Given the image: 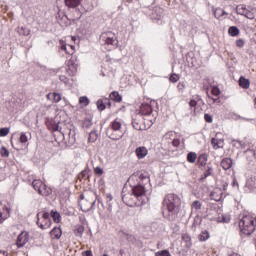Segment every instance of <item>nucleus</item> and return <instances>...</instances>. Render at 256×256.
Here are the masks:
<instances>
[{
	"label": "nucleus",
	"instance_id": "nucleus-1",
	"mask_svg": "<svg viewBox=\"0 0 256 256\" xmlns=\"http://www.w3.org/2000/svg\"><path fill=\"white\" fill-rule=\"evenodd\" d=\"M163 205L173 219L177 217L179 209H181V198L177 194H167L163 200Z\"/></svg>",
	"mask_w": 256,
	"mask_h": 256
},
{
	"label": "nucleus",
	"instance_id": "nucleus-2",
	"mask_svg": "<svg viewBox=\"0 0 256 256\" xmlns=\"http://www.w3.org/2000/svg\"><path fill=\"white\" fill-rule=\"evenodd\" d=\"M256 218L251 214H244L239 221V229L244 235H251L255 231Z\"/></svg>",
	"mask_w": 256,
	"mask_h": 256
},
{
	"label": "nucleus",
	"instance_id": "nucleus-3",
	"mask_svg": "<svg viewBox=\"0 0 256 256\" xmlns=\"http://www.w3.org/2000/svg\"><path fill=\"white\" fill-rule=\"evenodd\" d=\"M121 120L118 118L111 122L108 130L106 131L107 137L112 139V141H119V139H123V132L121 131Z\"/></svg>",
	"mask_w": 256,
	"mask_h": 256
},
{
	"label": "nucleus",
	"instance_id": "nucleus-4",
	"mask_svg": "<svg viewBox=\"0 0 256 256\" xmlns=\"http://www.w3.org/2000/svg\"><path fill=\"white\" fill-rule=\"evenodd\" d=\"M32 187L43 197H49V195L53 193V190H51V188L45 185L41 180H33Z\"/></svg>",
	"mask_w": 256,
	"mask_h": 256
},
{
	"label": "nucleus",
	"instance_id": "nucleus-5",
	"mask_svg": "<svg viewBox=\"0 0 256 256\" xmlns=\"http://www.w3.org/2000/svg\"><path fill=\"white\" fill-rule=\"evenodd\" d=\"M36 223L40 229H49V227H51V217L49 212H39L37 214Z\"/></svg>",
	"mask_w": 256,
	"mask_h": 256
},
{
	"label": "nucleus",
	"instance_id": "nucleus-6",
	"mask_svg": "<svg viewBox=\"0 0 256 256\" xmlns=\"http://www.w3.org/2000/svg\"><path fill=\"white\" fill-rule=\"evenodd\" d=\"M145 193H147V190H145V186L142 184L132 186V195L140 201V205H145L147 203L143 198L145 197Z\"/></svg>",
	"mask_w": 256,
	"mask_h": 256
},
{
	"label": "nucleus",
	"instance_id": "nucleus-7",
	"mask_svg": "<svg viewBox=\"0 0 256 256\" xmlns=\"http://www.w3.org/2000/svg\"><path fill=\"white\" fill-rule=\"evenodd\" d=\"M100 42L102 45H111V47H117V37L112 32H104L100 36Z\"/></svg>",
	"mask_w": 256,
	"mask_h": 256
},
{
	"label": "nucleus",
	"instance_id": "nucleus-8",
	"mask_svg": "<svg viewBox=\"0 0 256 256\" xmlns=\"http://www.w3.org/2000/svg\"><path fill=\"white\" fill-rule=\"evenodd\" d=\"M81 200L79 202L80 209L84 213H88V211H91L93 207H95L96 200H89V198L85 199V196L82 194L80 196Z\"/></svg>",
	"mask_w": 256,
	"mask_h": 256
},
{
	"label": "nucleus",
	"instance_id": "nucleus-9",
	"mask_svg": "<svg viewBox=\"0 0 256 256\" xmlns=\"http://www.w3.org/2000/svg\"><path fill=\"white\" fill-rule=\"evenodd\" d=\"M237 13L238 15H243L244 17H246V19H255V13H253V11L247 9L246 5H240L237 8Z\"/></svg>",
	"mask_w": 256,
	"mask_h": 256
},
{
	"label": "nucleus",
	"instance_id": "nucleus-10",
	"mask_svg": "<svg viewBox=\"0 0 256 256\" xmlns=\"http://www.w3.org/2000/svg\"><path fill=\"white\" fill-rule=\"evenodd\" d=\"M29 241V233L23 231L21 234L18 235L16 245L18 249H21V247H25Z\"/></svg>",
	"mask_w": 256,
	"mask_h": 256
},
{
	"label": "nucleus",
	"instance_id": "nucleus-11",
	"mask_svg": "<svg viewBox=\"0 0 256 256\" xmlns=\"http://www.w3.org/2000/svg\"><path fill=\"white\" fill-rule=\"evenodd\" d=\"M11 211L4 204H0V223H3L6 219H9Z\"/></svg>",
	"mask_w": 256,
	"mask_h": 256
},
{
	"label": "nucleus",
	"instance_id": "nucleus-12",
	"mask_svg": "<svg viewBox=\"0 0 256 256\" xmlns=\"http://www.w3.org/2000/svg\"><path fill=\"white\" fill-rule=\"evenodd\" d=\"M67 67L68 75H75L77 73V63H75V59L73 57L69 59Z\"/></svg>",
	"mask_w": 256,
	"mask_h": 256
},
{
	"label": "nucleus",
	"instance_id": "nucleus-13",
	"mask_svg": "<svg viewBox=\"0 0 256 256\" xmlns=\"http://www.w3.org/2000/svg\"><path fill=\"white\" fill-rule=\"evenodd\" d=\"M135 153H136V157H138V159H145V157H147L149 151L147 150V148L145 146H140V147L136 148Z\"/></svg>",
	"mask_w": 256,
	"mask_h": 256
},
{
	"label": "nucleus",
	"instance_id": "nucleus-14",
	"mask_svg": "<svg viewBox=\"0 0 256 256\" xmlns=\"http://www.w3.org/2000/svg\"><path fill=\"white\" fill-rule=\"evenodd\" d=\"M140 113L145 117H149V115L153 113V108L149 104H142L140 107Z\"/></svg>",
	"mask_w": 256,
	"mask_h": 256
},
{
	"label": "nucleus",
	"instance_id": "nucleus-15",
	"mask_svg": "<svg viewBox=\"0 0 256 256\" xmlns=\"http://www.w3.org/2000/svg\"><path fill=\"white\" fill-rule=\"evenodd\" d=\"M211 94L213 97L211 98L213 103H219V95H221V90L217 86H213L211 88Z\"/></svg>",
	"mask_w": 256,
	"mask_h": 256
},
{
	"label": "nucleus",
	"instance_id": "nucleus-16",
	"mask_svg": "<svg viewBox=\"0 0 256 256\" xmlns=\"http://www.w3.org/2000/svg\"><path fill=\"white\" fill-rule=\"evenodd\" d=\"M220 165H221L222 169H224V171H228V169H231V167H233V159L224 158V159H222Z\"/></svg>",
	"mask_w": 256,
	"mask_h": 256
},
{
	"label": "nucleus",
	"instance_id": "nucleus-17",
	"mask_svg": "<svg viewBox=\"0 0 256 256\" xmlns=\"http://www.w3.org/2000/svg\"><path fill=\"white\" fill-rule=\"evenodd\" d=\"M64 3L69 9H75L81 5V0H64Z\"/></svg>",
	"mask_w": 256,
	"mask_h": 256
},
{
	"label": "nucleus",
	"instance_id": "nucleus-18",
	"mask_svg": "<svg viewBox=\"0 0 256 256\" xmlns=\"http://www.w3.org/2000/svg\"><path fill=\"white\" fill-rule=\"evenodd\" d=\"M61 228L59 227H54L51 231H50V237H52L53 239H61Z\"/></svg>",
	"mask_w": 256,
	"mask_h": 256
},
{
	"label": "nucleus",
	"instance_id": "nucleus-19",
	"mask_svg": "<svg viewBox=\"0 0 256 256\" xmlns=\"http://www.w3.org/2000/svg\"><path fill=\"white\" fill-rule=\"evenodd\" d=\"M211 144L213 146V149H221V147H223V140L217 139V138H212Z\"/></svg>",
	"mask_w": 256,
	"mask_h": 256
},
{
	"label": "nucleus",
	"instance_id": "nucleus-20",
	"mask_svg": "<svg viewBox=\"0 0 256 256\" xmlns=\"http://www.w3.org/2000/svg\"><path fill=\"white\" fill-rule=\"evenodd\" d=\"M182 241H184V243H186V247L188 249H190V247H192L193 242L191 241V236L187 233L182 234Z\"/></svg>",
	"mask_w": 256,
	"mask_h": 256
},
{
	"label": "nucleus",
	"instance_id": "nucleus-21",
	"mask_svg": "<svg viewBox=\"0 0 256 256\" xmlns=\"http://www.w3.org/2000/svg\"><path fill=\"white\" fill-rule=\"evenodd\" d=\"M211 176H213V166L208 165L203 175L201 176V180L207 179V177H211Z\"/></svg>",
	"mask_w": 256,
	"mask_h": 256
},
{
	"label": "nucleus",
	"instance_id": "nucleus-22",
	"mask_svg": "<svg viewBox=\"0 0 256 256\" xmlns=\"http://www.w3.org/2000/svg\"><path fill=\"white\" fill-rule=\"evenodd\" d=\"M16 31L19 35H24L25 37H27L31 33V30L23 26H18Z\"/></svg>",
	"mask_w": 256,
	"mask_h": 256
},
{
	"label": "nucleus",
	"instance_id": "nucleus-23",
	"mask_svg": "<svg viewBox=\"0 0 256 256\" xmlns=\"http://www.w3.org/2000/svg\"><path fill=\"white\" fill-rule=\"evenodd\" d=\"M173 139H175V132L174 131H169L166 134H164V136L162 138V141H166V143H169Z\"/></svg>",
	"mask_w": 256,
	"mask_h": 256
},
{
	"label": "nucleus",
	"instance_id": "nucleus-24",
	"mask_svg": "<svg viewBox=\"0 0 256 256\" xmlns=\"http://www.w3.org/2000/svg\"><path fill=\"white\" fill-rule=\"evenodd\" d=\"M239 85H240V87H242V89H249L251 83L249 82V79H246L244 77H240Z\"/></svg>",
	"mask_w": 256,
	"mask_h": 256
},
{
	"label": "nucleus",
	"instance_id": "nucleus-25",
	"mask_svg": "<svg viewBox=\"0 0 256 256\" xmlns=\"http://www.w3.org/2000/svg\"><path fill=\"white\" fill-rule=\"evenodd\" d=\"M211 236L209 235V231L203 230L199 235H198V240L201 242L207 241Z\"/></svg>",
	"mask_w": 256,
	"mask_h": 256
},
{
	"label": "nucleus",
	"instance_id": "nucleus-26",
	"mask_svg": "<svg viewBox=\"0 0 256 256\" xmlns=\"http://www.w3.org/2000/svg\"><path fill=\"white\" fill-rule=\"evenodd\" d=\"M216 221H218V223H229L231 221V217L227 214H222L216 218Z\"/></svg>",
	"mask_w": 256,
	"mask_h": 256
},
{
	"label": "nucleus",
	"instance_id": "nucleus-27",
	"mask_svg": "<svg viewBox=\"0 0 256 256\" xmlns=\"http://www.w3.org/2000/svg\"><path fill=\"white\" fill-rule=\"evenodd\" d=\"M207 161H208L207 154H201L198 157V163H199L200 167H205V165H207Z\"/></svg>",
	"mask_w": 256,
	"mask_h": 256
},
{
	"label": "nucleus",
	"instance_id": "nucleus-28",
	"mask_svg": "<svg viewBox=\"0 0 256 256\" xmlns=\"http://www.w3.org/2000/svg\"><path fill=\"white\" fill-rule=\"evenodd\" d=\"M109 97H110L111 101H115L116 103H120V101L122 99L121 95L117 91L112 92L109 95Z\"/></svg>",
	"mask_w": 256,
	"mask_h": 256
},
{
	"label": "nucleus",
	"instance_id": "nucleus-29",
	"mask_svg": "<svg viewBox=\"0 0 256 256\" xmlns=\"http://www.w3.org/2000/svg\"><path fill=\"white\" fill-rule=\"evenodd\" d=\"M224 15H227V12H225V10H223L222 8H216L214 10V16L216 19H221V17H223Z\"/></svg>",
	"mask_w": 256,
	"mask_h": 256
},
{
	"label": "nucleus",
	"instance_id": "nucleus-30",
	"mask_svg": "<svg viewBox=\"0 0 256 256\" xmlns=\"http://www.w3.org/2000/svg\"><path fill=\"white\" fill-rule=\"evenodd\" d=\"M202 205L203 204L199 200L193 201L191 204L192 213L193 211H200Z\"/></svg>",
	"mask_w": 256,
	"mask_h": 256
},
{
	"label": "nucleus",
	"instance_id": "nucleus-31",
	"mask_svg": "<svg viewBox=\"0 0 256 256\" xmlns=\"http://www.w3.org/2000/svg\"><path fill=\"white\" fill-rule=\"evenodd\" d=\"M113 195L106 194V203L108 205V211H113Z\"/></svg>",
	"mask_w": 256,
	"mask_h": 256
},
{
	"label": "nucleus",
	"instance_id": "nucleus-32",
	"mask_svg": "<svg viewBox=\"0 0 256 256\" xmlns=\"http://www.w3.org/2000/svg\"><path fill=\"white\" fill-rule=\"evenodd\" d=\"M29 141V137L27 136V133L22 132L20 134V138H19V142L21 143V145H27V142Z\"/></svg>",
	"mask_w": 256,
	"mask_h": 256
},
{
	"label": "nucleus",
	"instance_id": "nucleus-33",
	"mask_svg": "<svg viewBox=\"0 0 256 256\" xmlns=\"http://www.w3.org/2000/svg\"><path fill=\"white\" fill-rule=\"evenodd\" d=\"M187 161L188 163H195V161H197V153L189 152L187 154Z\"/></svg>",
	"mask_w": 256,
	"mask_h": 256
},
{
	"label": "nucleus",
	"instance_id": "nucleus-34",
	"mask_svg": "<svg viewBox=\"0 0 256 256\" xmlns=\"http://www.w3.org/2000/svg\"><path fill=\"white\" fill-rule=\"evenodd\" d=\"M221 191H219V193L217 191H212L210 193V197L213 201H221Z\"/></svg>",
	"mask_w": 256,
	"mask_h": 256
},
{
	"label": "nucleus",
	"instance_id": "nucleus-35",
	"mask_svg": "<svg viewBox=\"0 0 256 256\" xmlns=\"http://www.w3.org/2000/svg\"><path fill=\"white\" fill-rule=\"evenodd\" d=\"M228 33L231 37H237V35H239V28H237V26H231Z\"/></svg>",
	"mask_w": 256,
	"mask_h": 256
},
{
	"label": "nucleus",
	"instance_id": "nucleus-36",
	"mask_svg": "<svg viewBox=\"0 0 256 256\" xmlns=\"http://www.w3.org/2000/svg\"><path fill=\"white\" fill-rule=\"evenodd\" d=\"M203 103V99H201V96H196L195 99H192L189 101V106L190 107H197V103Z\"/></svg>",
	"mask_w": 256,
	"mask_h": 256
},
{
	"label": "nucleus",
	"instance_id": "nucleus-37",
	"mask_svg": "<svg viewBox=\"0 0 256 256\" xmlns=\"http://www.w3.org/2000/svg\"><path fill=\"white\" fill-rule=\"evenodd\" d=\"M201 225V217L199 214H197L194 218L193 224H192V229L193 231H196L197 226Z\"/></svg>",
	"mask_w": 256,
	"mask_h": 256
},
{
	"label": "nucleus",
	"instance_id": "nucleus-38",
	"mask_svg": "<svg viewBox=\"0 0 256 256\" xmlns=\"http://www.w3.org/2000/svg\"><path fill=\"white\" fill-rule=\"evenodd\" d=\"M51 217H52L54 223H60L61 222V214H59V212L51 211Z\"/></svg>",
	"mask_w": 256,
	"mask_h": 256
},
{
	"label": "nucleus",
	"instance_id": "nucleus-39",
	"mask_svg": "<svg viewBox=\"0 0 256 256\" xmlns=\"http://www.w3.org/2000/svg\"><path fill=\"white\" fill-rule=\"evenodd\" d=\"M60 45H61V47H60L61 51H65V53H67V55H71V52L69 50V46H67V44H65L64 41L60 40Z\"/></svg>",
	"mask_w": 256,
	"mask_h": 256
},
{
	"label": "nucleus",
	"instance_id": "nucleus-40",
	"mask_svg": "<svg viewBox=\"0 0 256 256\" xmlns=\"http://www.w3.org/2000/svg\"><path fill=\"white\" fill-rule=\"evenodd\" d=\"M79 103L80 105H82L83 107H87V105H89V98H87V96H81L79 98Z\"/></svg>",
	"mask_w": 256,
	"mask_h": 256
},
{
	"label": "nucleus",
	"instance_id": "nucleus-41",
	"mask_svg": "<svg viewBox=\"0 0 256 256\" xmlns=\"http://www.w3.org/2000/svg\"><path fill=\"white\" fill-rule=\"evenodd\" d=\"M96 105H97V109L99 111H105V102L103 101V99H99L97 102H96Z\"/></svg>",
	"mask_w": 256,
	"mask_h": 256
},
{
	"label": "nucleus",
	"instance_id": "nucleus-42",
	"mask_svg": "<svg viewBox=\"0 0 256 256\" xmlns=\"http://www.w3.org/2000/svg\"><path fill=\"white\" fill-rule=\"evenodd\" d=\"M91 127H93V122L91 121V119H85L83 122V128L91 129Z\"/></svg>",
	"mask_w": 256,
	"mask_h": 256
},
{
	"label": "nucleus",
	"instance_id": "nucleus-43",
	"mask_svg": "<svg viewBox=\"0 0 256 256\" xmlns=\"http://www.w3.org/2000/svg\"><path fill=\"white\" fill-rule=\"evenodd\" d=\"M0 154L2 157H9V150L5 148V146H2L0 149Z\"/></svg>",
	"mask_w": 256,
	"mask_h": 256
},
{
	"label": "nucleus",
	"instance_id": "nucleus-44",
	"mask_svg": "<svg viewBox=\"0 0 256 256\" xmlns=\"http://www.w3.org/2000/svg\"><path fill=\"white\" fill-rule=\"evenodd\" d=\"M52 99L54 103H59L61 101V95L57 92L52 93Z\"/></svg>",
	"mask_w": 256,
	"mask_h": 256
},
{
	"label": "nucleus",
	"instance_id": "nucleus-45",
	"mask_svg": "<svg viewBox=\"0 0 256 256\" xmlns=\"http://www.w3.org/2000/svg\"><path fill=\"white\" fill-rule=\"evenodd\" d=\"M9 135V128H1L0 129V137H7Z\"/></svg>",
	"mask_w": 256,
	"mask_h": 256
},
{
	"label": "nucleus",
	"instance_id": "nucleus-46",
	"mask_svg": "<svg viewBox=\"0 0 256 256\" xmlns=\"http://www.w3.org/2000/svg\"><path fill=\"white\" fill-rule=\"evenodd\" d=\"M88 141H89L90 143H93V142L97 141V134H96L95 132H91V133L89 134Z\"/></svg>",
	"mask_w": 256,
	"mask_h": 256
},
{
	"label": "nucleus",
	"instance_id": "nucleus-47",
	"mask_svg": "<svg viewBox=\"0 0 256 256\" xmlns=\"http://www.w3.org/2000/svg\"><path fill=\"white\" fill-rule=\"evenodd\" d=\"M85 231V228L83 226H79L76 230H75V235L81 237V235H83Z\"/></svg>",
	"mask_w": 256,
	"mask_h": 256
},
{
	"label": "nucleus",
	"instance_id": "nucleus-48",
	"mask_svg": "<svg viewBox=\"0 0 256 256\" xmlns=\"http://www.w3.org/2000/svg\"><path fill=\"white\" fill-rule=\"evenodd\" d=\"M236 47H239L240 49L245 47V40L243 38L236 40Z\"/></svg>",
	"mask_w": 256,
	"mask_h": 256
},
{
	"label": "nucleus",
	"instance_id": "nucleus-49",
	"mask_svg": "<svg viewBox=\"0 0 256 256\" xmlns=\"http://www.w3.org/2000/svg\"><path fill=\"white\" fill-rule=\"evenodd\" d=\"M79 178L80 179H88L89 178V171H87V170L82 171L79 175Z\"/></svg>",
	"mask_w": 256,
	"mask_h": 256
},
{
	"label": "nucleus",
	"instance_id": "nucleus-50",
	"mask_svg": "<svg viewBox=\"0 0 256 256\" xmlns=\"http://www.w3.org/2000/svg\"><path fill=\"white\" fill-rule=\"evenodd\" d=\"M170 143L173 147H178L179 145H181V141L179 140V138H173Z\"/></svg>",
	"mask_w": 256,
	"mask_h": 256
},
{
	"label": "nucleus",
	"instance_id": "nucleus-51",
	"mask_svg": "<svg viewBox=\"0 0 256 256\" xmlns=\"http://www.w3.org/2000/svg\"><path fill=\"white\" fill-rule=\"evenodd\" d=\"M157 256H171V253H169V250H162L160 252L156 253Z\"/></svg>",
	"mask_w": 256,
	"mask_h": 256
},
{
	"label": "nucleus",
	"instance_id": "nucleus-52",
	"mask_svg": "<svg viewBox=\"0 0 256 256\" xmlns=\"http://www.w3.org/2000/svg\"><path fill=\"white\" fill-rule=\"evenodd\" d=\"M170 81H171V83H177V81H179V75H177V74H172V75L170 76Z\"/></svg>",
	"mask_w": 256,
	"mask_h": 256
},
{
	"label": "nucleus",
	"instance_id": "nucleus-53",
	"mask_svg": "<svg viewBox=\"0 0 256 256\" xmlns=\"http://www.w3.org/2000/svg\"><path fill=\"white\" fill-rule=\"evenodd\" d=\"M177 88L181 93H183V91H185V82H179Z\"/></svg>",
	"mask_w": 256,
	"mask_h": 256
},
{
	"label": "nucleus",
	"instance_id": "nucleus-54",
	"mask_svg": "<svg viewBox=\"0 0 256 256\" xmlns=\"http://www.w3.org/2000/svg\"><path fill=\"white\" fill-rule=\"evenodd\" d=\"M59 80H60L62 83H65V85H67V83H69V78H67L65 75H60V76H59Z\"/></svg>",
	"mask_w": 256,
	"mask_h": 256
},
{
	"label": "nucleus",
	"instance_id": "nucleus-55",
	"mask_svg": "<svg viewBox=\"0 0 256 256\" xmlns=\"http://www.w3.org/2000/svg\"><path fill=\"white\" fill-rule=\"evenodd\" d=\"M204 119L206 123H211L213 121V116H211L210 114H205Z\"/></svg>",
	"mask_w": 256,
	"mask_h": 256
},
{
	"label": "nucleus",
	"instance_id": "nucleus-56",
	"mask_svg": "<svg viewBox=\"0 0 256 256\" xmlns=\"http://www.w3.org/2000/svg\"><path fill=\"white\" fill-rule=\"evenodd\" d=\"M69 142L70 143H75V132H70L69 133Z\"/></svg>",
	"mask_w": 256,
	"mask_h": 256
},
{
	"label": "nucleus",
	"instance_id": "nucleus-57",
	"mask_svg": "<svg viewBox=\"0 0 256 256\" xmlns=\"http://www.w3.org/2000/svg\"><path fill=\"white\" fill-rule=\"evenodd\" d=\"M104 101L105 109L111 107V100L109 98L102 99Z\"/></svg>",
	"mask_w": 256,
	"mask_h": 256
},
{
	"label": "nucleus",
	"instance_id": "nucleus-58",
	"mask_svg": "<svg viewBox=\"0 0 256 256\" xmlns=\"http://www.w3.org/2000/svg\"><path fill=\"white\" fill-rule=\"evenodd\" d=\"M94 173H96V175H103V168L101 167H96L94 169Z\"/></svg>",
	"mask_w": 256,
	"mask_h": 256
},
{
	"label": "nucleus",
	"instance_id": "nucleus-59",
	"mask_svg": "<svg viewBox=\"0 0 256 256\" xmlns=\"http://www.w3.org/2000/svg\"><path fill=\"white\" fill-rule=\"evenodd\" d=\"M133 128L136 129V131H141V125L135 121L132 122Z\"/></svg>",
	"mask_w": 256,
	"mask_h": 256
},
{
	"label": "nucleus",
	"instance_id": "nucleus-60",
	"mask_svg": "<svg viewBox=\"0 0 256 256\" xmlns=\"http://www.w3.org/2000/svg\"><path fill=\"white\" fill-rule=\"evenodd\" d=\"M246 187H248L250 191H255L256 184H246Z\"/></svg>",
	"mask_w": 256,
	"mask_h": 256
},
{
	"label": "nucleus",
	"instance_id": "nucleus-61",
	"mask_svg": "<svg viewBox=\"0 0 256 256\" xmlns=\"http://www.w3.org/2000/svg\"><path fill=\"white\" fill-rule=\"evenodd\" d=\"M155 13H159L160 15H159L158 19H161V13H163V8H156Z\"/></svg>",
	"mask_w": 256,
	"mask_h": 256
},
{
	"label": "nucleus",
	"instance_id": "nucleus-62",
	"mask_svg": "<svg viewBox=\"0 0 256 256\" xmlns=\"http://www.w3.org/2000/svg\"><path fill=\"white\" fill-rule=\"evenodd\" d=\"M68 49L70 50L71 55H73V53H75V46H73V45H68Z\"/></svg>",
	"mask_w": 256,
	"mask_h": 256
},
{
	"label": "nucleus",
	"instance_id": "nucleus-63",
	"mask_svg": "<svg viewBox=\"0 0 256 256\" xmlns=\"http://www.w3.org/2000/svg\"><path fill=\"white\" fill-rule=\"evenodd\" d=\"M85 256H93V252H91V250H87L84 252Z\"/></svg>",
	"mask_w": 256,
	"mask_h": 256
},
{
	"label": "nucleus",
	"instance_id": "nucleus-64",
	"mask_svg": "<svg viewBox=\"0 0 256 256\" xmlns=\"http://www.w3.org/2000/svg\"><path fill=\"white\" fill-rule=\"evenodd\" d=\"M0 256H7V252H5V251H0Z\"/></svg>",
	"mask_w": 256,
	"mask_h": 256
}]
</instances>
